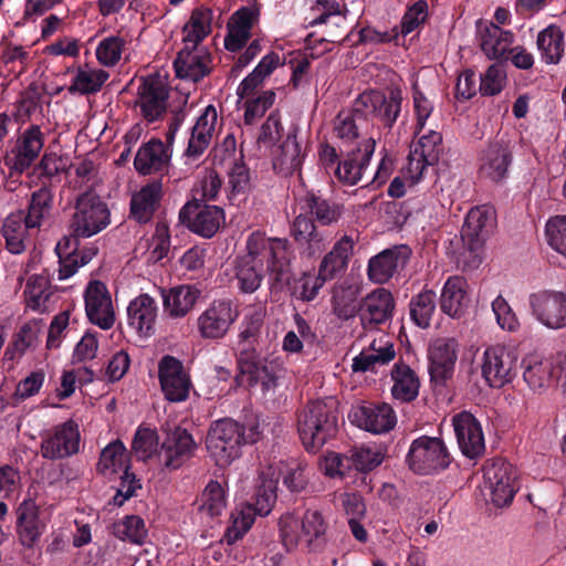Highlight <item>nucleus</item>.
<instances>
[{"label":"nucleus","mask_w":566,"mask_h":566,"mask_svg":"<svg viewBox=\"0 0 566 566\" xmlns=\"http://www.w3.org/2000/svg\"><path fill=\"white\" fill-rule=\"evenodd\" d=\"M245 249L247 252L233 262V279L242 293H254L261 286L265 272L275 283H289L291 248L286 239L253 232L247 239Z\"/></svg>","instance_id":"obj_1"},{"label":"nucleus","mask_w":566,"mask_h":566,"mask_svg":"<svg viewBox=\"0 0 566 566\" xmlns=\"http://www.w3.org/2000/svg\"><path fill=\"white\" fill-rule=\"evenodd\" d=\"M401 101V92L397 88L391 90L388 96L378 91L364 92L356 99L353 112H340L336 116L334 134L345 143L354 140L368 115L391 127L400 113Z\"/></svg>","instance_id":"obj_2"},{"label":"nucleus","mask_w":566,"mask_h":566,"mask_svg":"<svg viewBox=\"0 0 566 566\" xmlns=\"http://www.w3.org/2000/svg\"><path fill=\"white\" fill-rule=\"evenodd\" d=\"M326 530L327 524L316 510H307L302 516L289 512L279 520L281 543L287 552L317 551L324 543Z\"/></svg>","instance_id":"obj_3"},{"label":"nucleus","mask_w":566,"mask_h":566,"mask_svg":"<svg viewBox=\"0 0 566 566\" xmlns=\"http://www.w3.org/2000/svg\"><path fill=\"white\" fill-rule=\"evenodd\" d=\"M336 400L310 401L297 417V431L304 447L316 451L335 436L338 426Z\"/></svg>","instance_id":"obj_4"},{"label":"nucleus","mask_w":566,"mask_h":566,"mask_svg":"<svg viewBox=\"0 0 566 566\" xmlns=\"http://www.w3.org/2000/svg\"><path fill=\"white\" fill-rule=\"evenodd\" d=\"M494 223V211L490 207H474L468 212L461 232L464 244L463 262L465 266L475 269L480 265L482 261V245L492 232Z\"/></svg>","instance_id":"obj_5"},{"label":"nucleus","mask_w":566,"mask_h":566,"mask_svg":"<svg viewBox=\"0 0 566 566\" xmlns=\"http://www.w3.org/2000/svg\"><path fill=\"white\" fill-rule=\"evenodd\" d=\"M242 439V426L230 419L218 420L208 432L207 450L219 467H224L239 458Z\"/></svg>","instance_id":"obj_6"},{"label":"nucleus","mask_w":566,"mask_h":566,"mask_svg":"<svg viewBox=\"0 0 566 566\" xmlns=\"http://www.w3.org/2000/svg\"><path fill=\"white\" fill-rule=\"evenodd\" d=\"M516 354L500 344L488 346L479 358L481 376L491 388H502L516 375Z\"/></svg>","instance_id":"obj_7"},{"label":"nucleus","mask_w":566,"mask_h":566,"mask_svg":"<svg viewBox=\"0 0 566 566\" xmlns=\"http://www.w3.org/2000/svg\"><path fill=\"white\" fill-rule=\"evenodd\" d=\"M407 461L416 473L430 474L446 469L450 463V455L441 439L423 436L411 443Z\"/></svg>","instance_id":"obj_8"},{"label":"nucleus","mask_w":566,"mask_h":566,"mask_svg":"<svg viewBox=\"0 0 566 566\" xmlns=\"http://www.w3.org/2000/svg\"><path fill=\"white\" fill-rule=\"evenodd\" d=\"M71 228L77 237L90 238L109 223V211L106 205L94 193H83L76 202Z\"/></svg>","instance_id":"obj_9"},{"label":"nucleus","mask_w":566,"mask_h":566,"mask_svg":"<svg viewBox=\"0 0 566 566\" xmlns=\"http://www.w3.org/2000/svg\"><path fill=\"white\" fill-rule=\"evenodd\" d=\"M484 486L494 505H507L518 490L516 469L504 460L488 463L484 468Z\"/></svg>","instance_id":"obj_10"},{"label":"nucleus","mask_w":566,"mask_h":566,"mask_svg":"<svg viewBox=\"0 0 566 566\" xmlns=\"http://www.w3.org/2000/svg\"><path fill=\"white\" fill-rule=\"evenodd\" d=\"M158 378L167 400L181 402L189 397L191 380L181 360L165 355L158 363Z\"/></svg>","instance_id":"obj_11"},{"label":"nucleus","mask_w":566,"mask_h":566,"mask_svg":"<svg viewBox=\"0 0 566 566\" xmlns=\"http://www.w3.org/2000/svg\"><path fill=\"white\" fill-rule=\"evenodd\" d=\"M239 368L250 386L260 382L264 389L275 386L276 378L283 369L281 357H261L254 350H244L239 357Z\"/></svg>","instance_id":"obj_12"},{"label":"nucleus","mask_w":566,"mask_h":566,"mask_svg":"<svg viewBox=\"0 0 566 566\" xmlns=\"http://www.w3.org/2000/svg\"><path fill=\"white\" fill-rule=\"evenodd\" d=\"M533 316L549 329L566 327V293L541 291L530 296Z\"/></svg>","instance_id":"obj_13"},{"label":"nucleus","mask_w":566,"mask_h":566,"mask_svg":"<svg viewBox=\"0 0 566 566\" xmlns=\"http://www.w3.org/2000/svg\"><path fill=\"white\" fill-rule=\"evenodd\" d=\"M180 220L193 232L203 238L213 237L224 222L223 210L191 200L179 212Z\"/></svg>","instance_id":"obj_14"},{"label":"nucleus","mask_w":566,"mask_h":566,"mask_svg":"<svg viewBox=\"0 0 566 566\" xmlns=\"http://www.w3.org/2000/svg\"><path fill=\"white\" fill-rule=\"evenodd\" d=\"M238 317L229 300L213 301L197 318V329L205 339H220Z\"/></svg>","instance_id":"obj_15"},{"label":"nucleus","mask_w":566,"mask_h":566,"mask_svg":"<svg viewBox=\"0 0 566 566\" xmlns=\"http://www.w3.org/2000/svg\"><path fill=\"white\" fill-rule=\"evenodd\" d=\"M352 423L373 433H385L394 429L397 417L388 403H360L349 412Z\"/></svg>","instance_id":"obj_16"},{"label":"nucleus","mask_w":566,"mask_h":566,"mask_svg":"<svg viewBox=\"0 0 566 566\" xmlns=\"http://www.w3.org/2000/svg\"><path fill=\"white\" fill-rule=\"evenodd\" d=\"M44 146V134L36 125L24 129L15 142L11 155L7 157V165L11 171L23 172L39 157Z\"/></svg>","instance_id":"obj_17"},{"label":"nucleus","mask_w":566,"mask_h":566,"mask_svg":"<svg viewBox=\"0 0 566 566\" xmlns=\"http://www.w3.org/2000/svg\"><path fill=\"white\" fill-rule=\"evenodd\" d=\"M85 311L91 323L102 329H109L115 322L111 294L101 281L91 282L84 293Z\"/></svg>","instance_id":"obj_18"},{"label":"nucleus","mask_w":566,"mask_h":566,"mask_svg":"<svg viewBox=\"0 0 566 566\" xmlns=\"http://www.w3.org/2000/svg\"><path fill=\"white\" fill-rule=\"evenodd\" d=\"M80 450V431L77 424L69 420L56 426L51 434L42 440L41 453L45 459H63Z\"/></svg>","instance_id":"obj_19"},{"label":"nucleus","mask_w":566,"mask_h":566,"mask_svg":"<svg viewBox=\"0 0 566 566\" xmlns=\"http://www.w3.org/2000/svg\"><path fill=\"white\" fill-rule=\"evenodd\" d=\"M457 441L461 452L468 458H476L485 450L481 423L470 412L463 411L452 419Z\"/></svg>","instance_id":"obj_20"},{"label":"nucleus","mask_w":566,"mask_h":566,"mask_svg":"<svg viewBox=\"0 0 566 566\" xmlns=\"http://www.w3.org/2000/svg\"><path fill=\"white\" fill-rule=\"evenodd\" d=\"M218 113L213 105L205 107L191 127L185 157L190 160L198 159L210 146L217 134Z\"/></svg>","instance_id":"obj_21"},{"label":"nucleus","mask_w":566,"mask_h":566,"mask_svg":"<svg viewBox=\"0 0 566 566\" xmlns=\"http://www.w3.org/2000/svg\"><path fill=\"white\" fill-rule=\"evenodd\" d=\"M459 344L454 338L437 339L429 350V373L436 384H444L454 371Z\"/></svg>","instance_id":"obj_22"},{"label":"nucleus","mask_w":566,"mask_h":566,"mask_svg":"<svg viewBox=\"0 0 566 566\" xmlns=\"http://www.w3.org/2000/svg\"><path fill=\"white\" fill-rule=\"evenodd\" d=\"M522 377L533 392L541 394L555 381V364L538 353L525 355L521 363Z\"/></svg>","instance_id":"obj_23"},{"label":"nucleus","mask_w":566,"mask_h":566,"mask_svg":"<svg viewBox=\"0 0 566 566\" xmlns=\"http://www.w3.org/2000/svg\"><path fill=\"white\" fill-rule=\"evenodd\" d=\"M200 294L201 291L190 284L161 289L164 313L172 319L186 317L193 310Z\"/></svg>","instance_id":"obj_24"},{"label":"nucleus","mask_w":566,"mask_h":566,"mask_svg":"<svg viewBox=\"0 0 566 566\" xmlns=\"http://www.w3.org/2000/svg\"><path fill=\"white\" fill-rule=\"evenodd\" d=\"M376 142L374 138L364 140L357 150L353 151L346 159L338 163L334 169L335 176L343 184L354 186L358 184L375 151Z\"/></svg>","instance_id":"obj_25"},{"label":"nucleus","mask_w":566,"mask_h":566,"mask_svg":"<svg viewBox=\"0 0 566 566\" xmlns=\"http://www.w3.org/2000/svg\"><path fill=\"white\" fill-rule=\"evenodd\" d=\"M512 163V151L509 142L500 139L490 143L481 157V174L492 181L503 180Z\"/></svg>","instance_id":"obj_26"},{"label":"nucleus","mask_w":566,"mask_h":566,"mask_svg":"<svg viewBox=\"0 0 566 566\" xmlns=\"http://www.w3.org/2000/svg\"><path fill=\"white\" fill-rule=\"evenodd\" d=\"M174 65L178 77L198 82L210 72L211 59L205 49L186 45L179 52Z\"/></svg>","instance_id":"obj_27"},{"label":"nucleus","mask_w":566,"mask_h":566,"mask_svg":"<svg viewBox=\"0 0 566 566\" xmlns=\"http://www.w3.org/2000/svg\"><path fill=\"white\" fill-rule=\"evenodd\" d=\"M168 91L158 78L145 80L138 88V105L148 122L158 119L167 106Z\"/></svg>","instance_id":"obj_28"},{"label":"nucleus","mask_w":566,"mask_h":566,"mask_svg":"<svg viewBox=\"0 0 566 566\" xmlns=\"http://www.w3.org/2000/svg\"><path fill=\"white\" fill-rule=\"evenodd\" d=\"M395 356L394 344L386 335H381L353 359L352 367L354 371H377L379 367L389 364Z\"/></svg>","instance_id":"obj_29"},{"label":"nucleus","mask_w":566,"mask_h":566,"mask_svg":"<svg viewBox=\"0 0 566 566\" xmlns=\"http://www.w3.org/2000/svg\"><path fill=\"white\" fill-rule=\"evenodd\" d=\"M395 304L391 293L377 289L366 296L360 306V321L365 328L385 323L390 318Z\"/></svg>","instance_id":"obj_30"},{"label":"nucleus","mask_w":566,"mask_h":566,"mask_svg":"<svg viewBox=\"0 0 566 566\" xmlns=\"http://www.w3.org/2000/svg\"><path fill=\"white\" fill-rule=\"evenodd\" d=\"M128 324L139 335L149 336L155 331L158 306L151 296L140 294L130 301L128 307Z\"/></svg>","instance_id":"obj_31"},{"label":"nucleus","mask_w":566,"mask_h":566,"mask_svg":"<svg viewBox=\"0 0 566 566\" xmlns=\"http://www.w3.org/2000/svg\"><path fill=\"white\" fill-rule=\"evenodd\" d=\"M408 255L409 253L405 248H395L380 252L369 261V279L378 284L386 283L398 269L406 265Z\"/></svg>","instance_id":"obj_32"},{"label":"nucleus","mask_w":566,"mask_h":566,"mask_svg":"<svg viewBox=\"0 0 566 566\" xmlns=\"http://www.w3.org/2000/svg\"><path fill=\"white\" fill-rule=\"evenodd\" d=\"M258 20V12L249 7L237 10L228 22L226 49L235 52L243 48L251 36V29Z\"/></svg>","instance_id":"obj_33"},{"label":"nucleus","mask_w":566,"mask_h":566,"mask_svg":"<svg viewBox=\"0 0 566 566\" xmlns=\"http://www.w3.org/2000/svg\"><path fill=\"white\" fill-rule=\"evenodd\" d=\"M196 449L192 436L181 428H175L163 443V457L167 468L177 469L191 457Z\"/></svg>","instance_id":"obj_34"},{"label":"nucleus","mask_w":566,"mask_h":566,"mask_svg":"<svg viewBox=\"0 0 566 566\" xmlns=\"http://www.w3.org/2000/svg\"><path fill=\"white\" fill-rule=\"evenodd\" d=\"M306 156L305 149L296 139L294 133H289L273 158L274 170L282 176H301V167Z\"/></svg>","instance_id":"obj_35"},{"label":"nucleus","mask_w":566,"mask_h":566,"mask_svg":"<svg viewBox=\"0 0 566 566\" xmlns=\"http://www.w3.org/2000/svg\"><path fill=\"white\" fill-rule=\"evenodd\" d=\"M468 282L462 276H451L442 287L440 307L450 317H461L469 306Z\"/></svg>","instance_id":"obj_36"},{"label":"nucleus","mask_w":566,"mask_h":566,"mask_svg":"<svg viewBox=\"0 0 566 566\" xmlns=\"http://www.w3.org/2000/svg\"><path fill=\"white\" fill-rule=\"evenodd\" d=\"M279 475L277 469L273 465H269L260 471L254 503L251 504L255 515L265 516L272 511L276 502Z\"/></svg>","instance_id":"obj_37"},{"label":"nucleus","mask_w":566,"mask_h":566,"mask_svg":"<svg viewBox=\"0 0 566 566\" xmlns=\"http://www.w3.org/2000/svg\"><path fill=\"white\" fill-rule=\"evenodd\" d=\"M163 196V187L158 181L144 186L134 193L130 200V217L139 223L148 222Z\"/></svg>","instance_id":"obj_38"},{"label":"nucleus","mask_w":566,"mask_h":566,"mask_svg":"<svg viewBox=\"0 0 566 566\" xmlns=\"http://www.w3.org/2000/svg\"><path fill=\"white\" fill-rule=\"evenodd\" d=\"M170 155L165 144L159 139H151L139 148L134 165L138 172L149 175L161 170L169 161Z\"/></svg>","instance_id":"obj_39"},{"label":"nucleus","mask_w":566,"mask_h":566,"mask_svg":"<svg viewBox=\"0 0 566 566\" xmlns=\"http://www.w3.org/2000/svg\"><path fill=\"white\" fill-rule=\"evenodd\" d=\"M391 395L396 400L410 402L417 398L420 381L408 365L396 364L391 370Z\"/></svg>","instance_id":"obj_40"},{"label":"nucleus","mask_w":566,"mask_h":566,"mask_svg":"<svg viewBox=\"0 0 566 566\" xmlns=\"http://www.w3.org/2000/svg\"><path fill=\"white\" fill-rule=\"evenodd\" d=\"M354 241L350 237L344 235L338 240L333 249L323 258L319 264V273L327 280L345 271L348 265L349 256L353 253Z\"/></svg>","instance_id":"obj_41"},{"label":"nucleus","mask_w":566,"mask_h":566,"mask_svg":"<svg viewBox=\"0 0 566 566\" xmlns=\"http://www.w3.org/2000/svg\"><path fill=\"white\" fill-rule=\"evenodd\" d=\"M97 470L107 478L129 470V458L122 441H113L102 450Z\"/></svg>","instance_id":"obj_42"},{"label":"nucleus","mask_w":566,"mask_h":566,"mask_svg":"<svg viewBox=\"0 0 566 566\" xmlns=\"http://www.w3.org/2000/svg\"><path fill=\"white\" fill-rule=\"evenodd\" d=\"M514 40L511 31L491 23L481 33V48L489 59H500L510 49Z\"/></svg>","instance_id":"obj_43"},{"label":"nucleus","mask_w":566,"mask_h":566,"mask_svg":"<svg viewBox=\"0 0 566 566\" xmlns=\"http://www.w3.org/2000/svg\"><path fill=\"white\" fill-rule=\"evenodd\" d=\"M108 77V72L102 69L92 67L87 64L80 66L73 76L69 92L80 93L82 95L96 93L102 88Z\"/></svg>","instance_id":"obj_44"},{"label":"nucleus","mask_w":566,"mask_h":566,"mask_svg":"<svg viewBox=\"0 0 566 566\" xmlns=\"http://www.w3.org/2000/svg\"><path fill=\"white\" fill-rule=\"evenodd\" d=\"M42 531L34 502L25 501L18 509V534L24 546H31Z\"/></svg>","instance_id":"obj_45"},{"label":"nucleus","mask_w":566,"mask_h":566,"mask_svg":"<svg viewBox=\"0 0 566 566\" xmlns=\"http://www.w3.org/2000/svg\"><path fill=\"white\" fill-rule=\"evenodd\" d=\"M52 295L50 281L44 275H32L28 279L24 289V301L28 308L45 312Z\"/></svg>","instance_id":"obj_46"},{"label":"nucleus","mask_w":566,"mask_h":566,"mask_svg":"<svg viewBox=\"0 0 566 566\" xmlns=\"http://www.w3.org/2000/svg\"><path fill=\"white\" fill-rule=\"evenodd\" d=\"M537 46L545 63H558L564 52V34L560 28L549 25L541 31L537 36Z\"/></svg>","instance_id":"obj_47"},{"label":"nucleus","mask_w":566,"mask_h":566,"mask_svg":"<svg viewBox=\"0 0 566 566\" xmlns=\"http://www.w3.org/2000/svg\"><path fill=\"white\" fill-rule=\"evenodd\" d=\"M295 328L289 331L282 342V348L290 354H298L304 347V343L313 344L316 334L312 331L310 324L300 315H294Z\"/></svg>","instance_id":"obj_48"},{"label":"nucleus","mask_w":566,"mask_h":566,"mask_svg":"<svg viewBox=\"0 0 566 566\" xmlns=\"http://www.w3.org/2000/svg\"><path fill=\"white\" fill-rule=\"evenodd\" d=\"M255 512L250 503L238 506L231 513V524L224 533V541L233 544L250 530L254 523Z\"/></svg>","instance_id":"obj_49"},{"label":"nucleus","mask_w":566,"mask_h":566,"mask_svg":"<svg viewBox=\"0 0 566 566\" xmlns=\"http://www.w3.org/2000/svg\"><path fill=\"white\" fill-rule=\"evenodd\" d=\"M359 289L356 285H340L335 289L333 295L334 313L342 319L353 317L357 310Z\"/></svg>","instance_id":"obj_50"},{"label":"nucleus","mask_w":566,"mask_h":566,"mask_svg":"<svg viewBox=\"0 0 566 566\" xmlns=\"http://www.w3.org/2000/svg\"><path fill=\"white\" fill-rule=\"evenodd\" d=\"M436 294L432 291H423L412 297L410 302L411 319L421 328L430 325L431 318L436 313Z\"/></svg>","instance_id":"obj_51"},{"label":"nucleus","mask_w":566,"mask_h":566,"mask_svg":"<svg viewBox=\"0 0 566 566\" xmlns=\"http://www.w3.org/2000/svg\"><path fill=\"white\" fill-rule=\"evenodd\" d=\"M52 206V195L48 188H41L32 193L28 214L24 222L27 227L38 228L42 221L50 214Z\"/></svg>","instance_id":"obj_52"},{"label":"nucleus","mask_w":566,"mask_h":566,"mask_svg":"<svg viewBox=\"0 0 566 566\" xmlns=\"http://www.w3.org/2000/svg\"><path fill=\"white\" fill-rule=\"evenodd\" d=\"M227 505L226 492L217 481H210L201 493L199 510L210 517L219 516Z\"/></svg>","instance_id":"obj_53"},{"label":"nucleus","mask_w":566,"mask_h":566,"mask_svg":"<svg viewBox=\"0 0 566 566\" xmlns=\"http://www.w3.org/2000/svg\"><path fill=\"white\" fill-rule=\"evenodd\" d=\"M27 223H22L21 216H9L3 226V235L8 250L19 254L25 249Z\"/></svg>","instance_id":"obj_54"},{"label":"nucleus","mask_w":566,"mask_h":566,"mask_svg":"<svg viewBox=\"0 0 566 566\" xmlns=\"http://www.w3.org/2000/svg\"><path fill=\"white\" fill-rule=\"evenodd\" d=\"M306 207L315 219L324 226H331L337 222L343 212L339 205L314 195L306 197Z\"/></svg>","instance_id":"obj_55"},{"label":"nucleus","mask_w":566,"mask_h":566,"mask_svg":"<svg viewBox=\"0 0 566 566\" xmlns=\"http://www.w3.org/2000/svg\"><path fill=\"white\" fill-rule=\"evenodd\" d=\"M114 535L122 541H128L134 544H142L146 536L147 530L145 522L137 515L126 516L113 526Z\"/></svg>","instance_id":"obj_56"},{"label":"nucleus","mask_w":566,"mask_h":566,"mask_svg":"<svg viewBox=\"0 0 566 566\" xmlns=\"http://www.w3.org/2000/svg\"><path fill=\"white\" fill-rule=\"evenodd\" d=\"M385 458L380 446H363L350 451V462L356 470L368 472L377 468Z\"/></svg>","instance_id":"obj_57"},{"label":"nucleus","mask_w":566,"mask_h":566,"mask_svg":"<svg viewBox=\"0 0 566 566\" xmlns=\"http://www.w3.org/2000/svg\"><path fill=\"white\" fill-rule=\"evenodd\" d=\"M125 49V41L119 36L104 38L96 46V59L104 66L116 65Z\"/></svg>","instance_id":"obj_58"},{"label":"nucleus","mask_w":566,"mask_h":566,"mask_svg":"<svg viewBox=\"0 0 566 566\" xmlns=\"http://www.w3.org/2000/svg\"><path fill=\"white\" fill-rule=\"evenodd\" d=\"M184 41L186 45L197 48L198 43L203 40L210 32L209 15L203 12H193L190 21L186 24Z\"/></svg>","instance_id":"obj_59"},{"label":"nucleus","mask_w":566,"mask_h":566,"mask_svg":"<svg viewBox=\"0 0 566 566\" xmlns=\"http://www.w3.org/2000/svg\"><path fill=\"white\" fill-rule=\"evenodd\" d=\"M480 92L482 95L493 96L502 91L506 83V73L501 64H492L480 77Z\"/></svg>","instance_id":"obj_60"},{"label":"nucleus","mask_w":566,"mask_h":566,"mask_svg":"<svg viewBox=\"0 0 566 566\" xmlns=\"http://www.w3.org/2000/svg\"><path fill=\"white\" fill-rule=\"evenodd\" d=\"M491 306L500 328L512 333L518 329L520 322L509 302L502 295H497Z\"/></svg>","instance_id":"obj_61"},{"label":"nucleus","mask_w":566,"mask_h":566,"mask_svg":"<svg viewBox=\"0 0 566 566\" xmlns=\"http://www.w3.org/2000/svg\"><path fill=\"white\" fill-rule=\"evenodd\" d=\"M274 101L275 93L273 91H264L258 97L248 99L244 104V124L252 125L256 119L261 118L273 105Z\"/></svg>","instance_id":"obj_62"},{"label":"nucleus","mask_w":566,"mask_h":566,"mask_svg":"<svg viewBox=\"0 0 566 566\" xmlns=\"http://www.w3.org/2000/svg\"><path fill=\"white\" fill-rule=\"evenodd\" d=\"M548 244L566 258V216L551 218L546 224Z\"/></svg>","instance_id":"obj_63"},{"label":"nucleus","mask_w":566,"mask_h":566,"mask_svg":"<svg viewBox=\"0 0 566 566\" xmlns=\"http://www.w3.org/2000/svg\"><path fill=\"white\" fill-rule=\"evenodd\" d=\"M158 440L155 431L148 428H138L133 440L132 450L140 460L150 458L157 449Z\"/></svg>","instance_id":"obj_64"}]
</instances>
